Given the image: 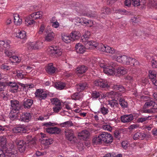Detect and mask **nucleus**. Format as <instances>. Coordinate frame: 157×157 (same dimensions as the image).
<instances>
[{
    "instance_id": "f257e3e1",
    "label": "nucleus",
    "mask_w": 157,
    "mask_h": 157,
    "mask_svg": "<svg viewBox=\"0 0 157 157\" xmlns=\"http://www.w3.org/2000/svg\"><path fill=\"white\" fill-rule=\"evenodd\" d=\"M79 4L78 3H76L74 5V6H76V9L77 11L81 13L82 15L84 16H87L90 17H95L96 16V14L94 12L91 13H85V7H84L82 5H79L78 6H77V5Z\"/></svg>"
},
{
    "instance_id": "f03ea898",
    "label": "nucleus",
    "mask_w": 157,
    "mask_h": 157,
    "mask_svg": "<svg viewBox=\"0 0 157 157\" xmlns=\"http://www.w3.org/2000/svg\"><path fill=\"white\" fill-rule=\"evenodd\" d=\"M113 58L115 60L121 63L125 64L126 65H129L131 57L126 56H119L114 55Z\"/></svg>"
},
{
    "instance_id": "7ed1b4c3",
    "label": "nucleus",
    "mask_w": 157,
    "mask_h": 157,
    "mask_svg": "<svg viewBox=\"0 0 157 157\" xmlns=\"http://www.w3.org/2000/svg\"><path fill=\"white\" fill-rule=\"evenodd\" d=\"M100 134L102 142L105 144H110L113 142V137L109 133L102 132Z\"/></svg>"
},
{
    "instance_id": "20e7f679",
    "label": "nucleus",
    "mask_w": 157,
    "mask_h": 157,
    "mask_svg": "<svg viewBox=\"0 0 157 157\" xmlns=\"http://www.w3.org/2000/svg\"><path fill=\"white\" fill-rule=\"evenodd\" d=\"M48 54L51 56H58L61 55V49L57 46L51 47L48 49Z\"/></svg>"
},
{
    "instance_id": "39448f33",
    "label": "nucleus",
    "mask_w": 157,
    "mask_h": 157,
    "mask_svg": "<svg viewBox=\"0 0 157 157\" xmlns=\"http://www.w3.org/2000/svg\"><path fill=\"white\" fill-rule=\"evenodd\" d=\"M101 48L100 49L103 52L109 53L111 54H116V56L118 54L117 51L115 50L113 48H111L107 45H104L101 44Z\"/></svg>"
},
{
    "instance_id": "423d86ee",
    "label": "nucleus",
    "mask_w": 157,
    "mask_h": 157,
    "mask_svg": "<svg viewBox=\"0 0 157 157\" xmlns=\"http://www.w3.org/2000/svg\"><path fill=\"white\" fill-rule=\"evenodd\" d=\"M94 84L96 86L102 88L108 87L109 86L107 81L102 79H97L94 82Z\"/></svg>"
},
{
    "instance_id": "0eeeda50",
    "label": "nucleus",
    "mask_w": 157,
    "mask_h": 157,
    "mask_svg": "<svg viewBox=\"0 0 157 157\" xmlns=\"http://www.w3.org/2000/svg\"><path fill=\"white\" fill-rule=\"evenodd\" d=\"M64 134L66 139L70 141H72L75 137L74 132L71 129H66Z\"/></svg>"
},
{
    "instance_id": "6e6552de",
    "label": "nucleus",
    "mask_w": 157,
    "mask_h": 157,
    "mask_svg": "<svg viewBox=\"0 0 157 157\" xmlns=\"http://www.w3.org/2000/svg\"><path fill=\"white\" fill-rule=\"evenodd\" d=\"M19 120L21 121L28 122L31 119V116L30 113H20Z\"/></svg>"
},
{
    "instance_id": "1a4fd4ad",
    "label": "nucleus",
    "mask_w": 157,
    "mask_h": 157,
    "mask_svg": "<svg viewBox=\"0 0 157 157\" xmlns=\"http://www.w3.org/2000/svg\"><path fill=\"white\" fill-rule=\"evenodd\" d=\"M35 94L36 97L38 98L40 100L45 99L47 97V94L45 93L43 90L41 89L37 90Z\"/></svg>"
},
{
    "instance_id": "9d476101",
    "label": "nucleus",
    "mask_w": 157,
    "mask_h": 157,
    "mask_svg": "<svg viewBox=\"0 0 157 157\" xmlns=\"http://www.w3.org/2000/svg\"><path fill=\"white\" fill-rule=\"evenodd\" d=\"M11 106L12 107V112L14 113V111H19L21 109V106L19 103V102L16 100L10 101Z\"/></svg>"
},
{
    "instance_id": "9b49d317",
    "label": "nucleus",
    "mask_w": 157,
    "mask_h": 157,
    "mask_svg": "<svg viewBox=\"0 0 157 157\" xmlns=\"http://www.w3.org/2000/svg\"><path fill=\"white\" fill-rule=\"evenodd\" d=\"M6 86L10 87L9 90L12 93H15L18 88V85L15 82H6Z\"/></svg>"
},
{
    "instance_id": "f8f14e48",
    "label": "nucleus",
    "mask_w": 157,
    "mask_h": 157,
    "mask_svg": "<svg viewBox=\"0 0 157 157\" xmlns=\"http://www.w3.org/2000/svg\"><path fill=\"white\" fill-rule=\"evenodd\" d=\"M128 72V70L123 67H118L114 70V74L118 76L121 75H124Z\"/></svg>"
},
{
    "instance_id": "ddd939ff",
    "label": "nucleus",
    "mask_w": 157,
    "mask_h": 157,
    "mask_svg": "<svg viewBox=\"0 0 157 157\" xmlns=\"http://www.w3.org/2000/svg\"><path fill=\"white\" fill-rule=\"evenodd\" d=\"M42 42H39L35 43L34 42L29 43L28 44V48L29 50L33 49H38L41 48L40 45H41Z\"/></svg>"
},
{
    "instance_id": "4468645a",
    "label": "nucleus",
    "mask_w": 157,
    "mask_h": 157,
    "mask_svg": "<svg viewBox=\"0 0 157 157\" xmlns=\"http://www.w3.org/2000/svg\"><path fill=\"white\" fill-rule=\"evenodd\" d=\"M10 41L9 40L6 41H0V51L5 50V49H9L10 48Z\"/></svg>"
},
{
    "instance_id": "2eb2a0df",
    "label": "nucleus",
    "mask_w": 157,
    "mask_h": 157,
    "mask_svg": "<svg viewBox=\"0 0 157 157\" xmlns=\"http://www.w3.org/2000/svg\"><path fill=\"white\" fill-rule=\"evenodd\" d=\"M89 87V85L86 82H82L77 84V90L79 92L87 89Z\"/></svg>"
},
{
    "instance_id": "dca6fc26",
    "label": "nucleus",
    "mask_w": 157,
    "mask_h": 157,
    "mask_svg": "<svg viewBox=\"0 0 157 157\" xmlns=\"http://www.w3.org/2000/svg\"><path fill=\"white\" fill-rule=\"evenodd\" d=\"M17 147L19 151L21 152L25 151L26 148V145L25 143L22 140H19L17 143Z\"/></svg>"
},
{
    "instance_id": "f3484780",
    "label": "nucleus",
    "mask_w": 157,
    "mask_h": 157,
    "mask_svg": "<svg viewBox=\"0 0 157 157\" xmlns=\"http://www.w3.org/2000/svg\"><path fill=\"white\" fill-rule=\"evenodd\" d=\"M133 119V116L132 114L125 115L121 117V120L123 123L128 122H130Z\"/></svg>"
},
{
    "instance_id": "a211bd4d",
    "label": "nucleus",
    "mask_w": 157,
    "mask_h": 157,
    "mask_svg": "<svg viewBox=\"0 0 157 157\" xmlns=\"http://www.w3.org/2000/svg\"><path fill=\"white\" fill-rule=\"evenodd\" d=\"M33 103V100L31 99H25L23 101V105L25 108H29Z\"/></svg>"
},
{
    "instance_id": "6ab92c4d",
    "label": "nucleus",
    "mask_w": 157,
    "mask_h": 157,
    "mask_svg": "<svg viewBox=\"0 0 157 157\" xmlns=\"http://www.w3.org/2000/svg\"><path fill=\"white\" fill-rule=\"evenodd\" d=\"M90 134L89 132L86 130H84L78 133V136L81 137L84 140H86L88 139Z\"/></svg>"
},
{
    "instance_id": "aec40b11",
    "label": "nucleus",
    "mask_w": 157,
    "mask_h": 157,
    "mask_svg": "<svg viewBox=\"0 0 157 157\" xmlns=\"http://www.w3.org/2000/svg\"><path fill=\"white\" fill-rule=\"evenodd\" d=\"M132 5L134 6H144L146 3L145 0H131Z\"/></svg>"
},
{
    "instance_id": "412c9836",
    "label": "nucleus",
    "mask_w": 157,
    "mask_h": 157,
    "mask_svg": "<svg viewBox=\"0 0 157 157\" xmlns=\"http://www.w3.org/2000/svg\"><path fill=\"white\" fill-rule=\"evenodd\" d=\"M75 48L76 52L78 53H83L85 51L84 47L80 43L76 44Z\"/></svg>"
},
{
    "instance_id": "4be33fe9",
    "label": "nucleus",
    "mask_w": 157,
    "mask_h": 157,
    "mask_svg": "<svg viewBox=\"0 0 157 157\" xmlns=\"http://www.w3.org/2000/svg\"><path fill=\"white\" fill-rule=\"evenodd\" d=\"M45 32L47 33V35L45 36V40L47 41H52L55 36V34L53 32L49 33L48 30L46 29Z\"/></svg>"
},
{
    "instance_id": "5701e85b",
    "label": "nucleus",
    "mask_w": 157,
    "mask_h": 157,
    "mask_svg": "<svg viewBox=\"0 0 157 157\" xmlns=\"http://www.w3.org/2000/svg\"><path fill=\"white\" fill-rule=\"evenodd\" d=\"M101 136L100 133L99 134L98 136H94L92 140L93 143L96 145L101 144L102 142Z\"/></svg>"
},
{
    "instance_id": "b1692460",
    "label": "nucleus",
    "mask_w": 157,
    "mask_h": 157,
    "mask_svg": "<svg viewBox=\"0 0 157 157\" xmlns=\"http://www.w3.org/2000/svg\"><path fill=\"white\" fill-rule=\"evenodd\" d=\"M87 70V67L85 66L82 65L78 67L76 69L77 74H81L85 73Z\"/></svg>"
},
{
    "instance_id": "393cba45",
    "label": "nucleus",
    "mask_w": 157,
    "mask_h": 157,
    "mask_svg": "<svg viewBox=\"0 0 157 157\" xmlns=\"http://www.w3.org/2000/svg\"><path fill=\"white\" fill-rule=\"evenodd\" d=\"M42 16V12L41 11H38L33 13L30 15L31 17L33 19L36 20L38 18H40Z\"/></svg>"
},
{
    "instance_id": "a878e982",
    "label": "nucleus",
    "mask_w": 157,
    "mask_h": 157,
    "mask_svg": "<svg viewBox=\"0 0 157 157\" xmlns=\"http://www.w3.org/2000/svg\"><path fill=\"white\" fill-rule=\"evenodd\" d=\"M103 72L108 75H113L114 74V70L112 69V67L107 66L106 68L103 69Z\"/></svg>"
},
{
    "instance_id": "bb28decb",
    "label": "nucleus",
    "mask_w": 157,
    "mask_h": 157,
    "mask_svg": "<svg viewBox=\"0 0 157 157\" xmlns=\"http://www.w3.org/2000/svg\"><path fill=\"white\" fill-rule=\"evenodd\" d=\"M71 38L73 40H78L81 36L80 33L78 31L72 32L71 34Z\"/></svg>"
},
{
    "instance_id": "cd10ccee",
    "label": "nucleus",
    "mask_w": 157,
    "mask_h": 157,
    "mask_svg": "<svg viewBox=\"0 0 157 157\" xmlns=\"http://www.w3.org/2000/svg\"><path fill=\"white\" fill-rule=\"evenodd\" d=\"M56 70V69L53 67L51 63L48 65L46 69L47 73L50 74L55 73Z\"/></svg>"
},
{
    "instance_id": "c85d7f7f",
    "label": "nucleus",
    "mask_w": 157,
    "mask_h": 157,
    "mask_svg": "<svg viewBox=\"0 0 157 157\" xmlns=\"http://www.w3.org/2000/svg\"><path fill=\"white\" fill-rule=\"evenodd\" d=\"M155 102L152 100H149L146 102L143 107L145 109L149 108L151 106H153L154 108H155Z\"/></svg>"
},
{
    "instance_id": "c756f323",
    "label": "nucleus",
    "mask_w": 157,
    "mask_h": 157,
    "mask_svg": "<svg viewBox=\"0 0 157 157\" xmlns=\"http://www.w3.org/2000/svg\"><path fill=\"white\" fill-rule=\"evenodd\" d=\"M25 139L27 141H28V143L29 145L31 144L34 145L35 144V139L33 138L31 135H28L26 136Z\"/></svg>"
},
{
    "instance_id": "7c9ffc66",
    "label": "nucleus",
    "mask_w": 157,
    "mask_h": 157,
    "mask_svg": "<svg viewBox=\"0 0 157 157\" xmlns=\"http://www.w3.org/2000/svg\"><path fill=\"white\" fill-rule=\"evenodd\" d=\"M52 143L53 140L52 139L47 137H44V139L41 141V143L45 145L51 144H52Z\"/></svg>"
},
{
    "instance_id": "2f4dec72",
    "label": "nucleus",
    "mask_w": 157,
    "mask_h": 157,
    "mask_svg": "<svg viewBox=\"0 0 157 157\" xmlns=\"http://www.w3.org/2000/svg\"><path fill=\"white\" fill-rule=\"evenodd\" d=\"M14 23L17 25H20L21 24L22 19L20 18L19 15L17 14L14 15Z\"/></svg>"
},
{
    "instance_id": "473e14b6",
    "label": "nucleus",
    "mask_w": 157,
    "mask_h": 157,
    "mask_svg": "<svg viewBox=\"0 0 157 157\" xmlns=\"http://www.w3.org/2000/svg\"><path fill=\"white\" fill-rule=\"evenodd\" d=\"M119 104L122 108H127L128 106V103L127 101L122 98H120L119 100Z\"/></svg>"
},
{
    "instance_id": "72a5a7b5",
    "label": "nucleus",
    "mask_w": 157,
    "mask_h": 157,
    "mask_svg": "<svg viewBox=\"0 0 157 157\" xmlns=\"http://www.w3.org/2000/svg\"><path fill=\"white\" fill-rule=\"evenodd\" d=\"M6 143L7 140L5 136H0V145L2 147H4Z\"/></svg>"
},
{
    "instance_id": "f704fd0d",
    "label": "nucleus",
    "mask_w": 157,
    "mask_h": 157,
    "mask_svg": "<svg viewBox=\"0 0 157 157\" xmlns=\"http://www.w3.org/2000/svg\"><path fill=\"white\" fill-rule=\"evenodd\" d=\"M109 104L111 107L113 108L114 109L118 108V104L117 100H113L109 101Z\"/></svg>"
},
{
    "instance_id": "c9c22d12",
    "label": "nucleus",
    "mask_w": 157,
    "mask_h": 157,
    "mask_svg": "<svg viewBox=\"0 0 157 157\" xmlns=\"http://www.w3.org/2000/svg\"><path fill=\"white\" fill-rule=\"evenodd\" d=\"M51 102L55 106H61L60 101L57 98H53L51 99Z\"/></svg>"
},
{
    "instance_id": "e433bc0d",
    "label": "nucleus",
    "mask_w": 157,
    "mask_h": 157,
    "mask_svg": "<svg viewBox=\"0 0 157 157\" xmlns=\"http://www.w3.org/2000/svg\"><path fill=\"white\" fill-rule=\"evenodd\" d=\"M16 37L21 39H23L26 37V33L24 31H19L16 33Z\"/></svg>"
},
{
    "instance_id": "4c0bfd02",
    "label": "nucleus",
    "mask_w": 157,
    "mask_h": 157,
    "mask_svg": "<svg viewBox=\"0 0 157 157\" xmlns=\"http://www.w3.org/2000/svg\"><path fill=\"white\" fill-rule=\"evenodd\" d=\"M113 88L115 90H118L119 91L122 92L125 91L124 87L121 85H114L113 86Z\"/></svg>"
},
{
    "instance_id": "58836bf2",
    "label": "nucleus",
    "mask_w": 157,
    "mask_h": 157,
    "mask_svg": "<svg viewBox=\"0 0 157 157\" xmlns=\"http://www.w3.org/2000/svg\"><path fill=\"white\" fill-rule=\"evenodd\" d=\"M56 88L59 90L63 89L66 86V84L63 82H59L55 84Z\"/></svg>"
},
{
    "instance_id": "ea45409f",
    "label": "nucleus",
    "mask_w": 157,
    "mask_h": 157,
    "mask_svg": "<svg viewBox=\"0 0 157 157\" xmlns=\"http://www.w3.org/2000/svg\"><path fill=\"white\" fill-rule=\"evenodd\" d=\"M24 130V128L21 127H16L12 129V131L14 133H18L23 132Z\"/></svg>"
},
{
    "instance_id": "a19ab883",
    "label": "nucleus",
    "mask_w": 157,
    "mask_h": 157,
    "mask_svg": "<svg viewBox=\"0 0 157 157\" xmlns=\"http://www.w3.org/2000/svg\"><path fill=\"white\" fill-rule=\"evenodd\" d=\"M101 128L104 130L109 132H111L112 130V127L109 124L107 123H105L101 127Z\"/></svg>"
},
{
    "instance_id": "79ce46f5",
    "label": "nucleus",
    "mask_w": 157,
    "mask_h": 157,
    "mask_svg": "<svg viewBox=\"0 0 157 157\" xmlns=\"http://www.w3.org/2000/svg\"><path fill=\"white\" fill-rule=\"evenodd\" d=\"M82 98V95L78 93L74 94L72 96L71 98L74 100H80Z\"/></svg>"
},
{
    "instance_id": "37998d69",
    "label": "nucleus",
    "mask_w": 157,
    "mask_h": 157,
    "mask_svg": "<svg viewBox=\"0 0 157 157\" xmlns=\"http://www.w3.org/2000/svg\"><path fill=\"white\" fill-rule=\"evenodd\" d=\"M90 34L88 31H86L83 35V38L82 39V42L85 41V42L87 40L90 36Z\"/></svg>"
},
{
    "instance_id": "c03bdc74",
    "label": "nucleus",
    "mask_w": 157,
    "mask_h": 157,
    "mask_svg": "<svg viewBox=\"0 0 157 157\" xmlns=\"http://www.w3.org/2000/svg\"><path fill=\"white\" fill-rule=\"evenodd\" d=\"M157 112V106L152 109H146L144 110V112L147 113H154Z\"/></svg>"
},
{
    "instance_id": "a18cd8bd",
    "label": "nucleus",
    "mask_w": 157,
    "mask_h": 157,
    "mask_svg": "<svg viewBox=\"0 0 157 157\" xmlns=\"http://www.w3.org/2000/svg\"><path fill=\"white\" fill-rule=\"evenodd\" d=\"M139 63L137 60L135 58L131 57V60H130V65L131 66H135L138 65Z\"/></svg>"
},
{
    "instance_id": "49530a36",
    "label": "nucleus",
    "mask_w": 157,
    "mask_h": 157,
    "mask_svg": "<svg viewBox=\"0 0 157 157\" xmlns=\"http://www.w3.org/2000/svg\"><path fill=\"white\" fill-rule=\"evenodd\" d=\"M71 36L63 35L62 36V39L63 41L66 43H68L71 41Z\"/></svg>"
},
{
    "instance_id": "de8ad7c7",
    "label": "nucleus",
    "mask_w": 157,
    "mask_h": 157,
    "mask_svg": "<svg viewBox=\"0 0 157 157\" xmlns=\"http://www.w3.org/2000/svg\"><path fill=\"white\" fill-rule=\"evenodd\" d=\"M16 113V111H15V112L14 111V113L13 112H12L11 111L10 113V117L11 118V119L12 120H13L15 119L16 118L17 116H18V117H19V115H20V113L18 112H17V114H13V113Z\"/></svg>"
},
{
    "instance_id": "09e8293b",
    "label": "nucleus",
    "mask_w": 157,
    "mask_h": 157,
    "mask_svg": "<svg viewBox=\"0 0 157 157\" xmlns=\"http://www.w3.org/2000/svg\"><path fill=\"white\" fill-rule=\"evenodd\" d=\"M83 42L84 43V44L86 45H92V46H94L95 47L97 46V44H96L95 42L92 41H88V40L86 42L85 41H83Z\"/></svg>"
},
{
    "instance_id": "8fccbe9b",
    "label": "nucleus",
    "mask_w": 157,
    "mask_h": 157,
    "mask_svg": "<svg viewBox=\"0 0 157 157\" xmlns=\"http://www.w3.org/2000/svg\"><path fill=\"white\" fill-rule=\"evenodd\" d=\"M101 93L97 91H95L92 92L91 95L92 98L97 99L99 98L101 95Z\"/></svg>"
},
{
    "instance_id": "3c124183",
    "label": "nucleus",
    "mask_w": 157,
    "mask_h": 157,
    "mask_svg": "<svg viewBox=\"0 0 157 157\" xmlns=\"http://www.w3.org/2000/svg\"><path fill=\"white\" fill-rule=\"evenodd\" d=\"M100 111L103 115L107 114L109 112L108 108L107 107H105L104 106H103L101 107Z\"/></svg>"
},
{
    "instance_id": "603ef678",
    "label": "nucleus",
    "mask_w": 157,
    "mask_h": 157,
    "mask_svg": "<svg viewBox=\"0 0 157 157\" xmlns=\"http://www.w3.org/2000/svg\"><path fill=\"white\" fill-rule=\"evenodd\" d=\"M101 11L102 13L105 14H109L111 13V10L109 8L104 7L102 8Z\"/></svg>"
},
{
    "instance_id": "864d4df0",
    "label": "nucleus",
    "mask_w": 157,
    "mask_h": 157,
    "mask_svg": "<svg viewBox=\"0 0 157 157\" xmlns=\"http://www.w3.org/2000/svg\"><path fill=\"white\" fill-rule=\"evenodd\" d=\"M62 125L63 127H70L73 125V124L71 121H69L62 123Z\"/></svg>"
},
{
    "instance_id": "5fc2aeb1",
    "label": "nucleus",
    "mask_w": 157,
    "mask_h": 157,
    "mask_svg": "<svg viewBox=\"0 0 157 157\" xmlns=\"http://www.w3.org/2000/svg\"><path fill=\"white\" fill-rule=\"evenodd\" d=\"M149 73V78L151 79L152 81L156 78V74L154 71H150Z\"/></svg>"
},
{
    "instance_id": "6e6d98bb",
    "label": "nucleus",
    "mask_w": 157,
    "mask_h": 157,
    "mask_svg": "<svg viewBox=\"0 0 157 157\" xmlns=\"http://www.w3.org/2000/svg\"><path fill=\"white\" fill-rule=\"evenodd\" d=\"M17 75L18 78H23L26 75V74L25 72L21 71H18L17 72Z\"/></svg>"
},
{
    "instance_id": "4d7b16f0",
    "label": "nucleus",
    "mask_w": 157,
    "mask_h": 157,
    "mask_svg": "<svg viewBox=\"0 0 157 157\" xmlns=\"http://www.w3.org/2000/svg\"><path fill=\"white\" fill-rule=\"evenodd\" d=\"M61 132L60 128L56 127H53L52 134H59Z\"/></svg>"
},
{
    "instance_id": "13d9d810",
    "label": "nucleus",
    "mask_w": 157,
    "mask_h": 157,
    "mask_svg": "<svg viewBox=\"0 0 157 157\" xmlns=\"http://www.w3.org/2000/svg\"><path fill=\"white\" fill-rule=\"evenodd\" d=\"M13 60L12 61L13 62H19L20 61L17 56H13L10 57V60Z\"/></svg>"
},
{
    "instance_id": "bf43d9fd",
    "label": "nucleus",
    "mask_w": 157,
    "mask_h": 157,
    "mask_svg": "<svg viewBox=\"0 0 157 157\" xmlns=\"http://www.w3.org/2000/svg\"><path fill=\"white\" fill-rule=\"evenodd\" d=\"M6 86V82H0V92L4 91Z\"/></svg>"
},
{
    "instance_id": "052dcab7",
    "label": "nucleus",
    "mask_w": 157,
    "mask_h": 157,
    "mask_svg": "<svg viewBox=\"0 0 157 157\" xmlns=\"http://www.w3.org/2000/svg\"><path fill=\"white\" fill-rule=\"evenodd\" d=\"M1 68L4 70L8 71L10 69V67L6 64H4L1 66Z\"/></svg>"
},
{
    "instance_id": "680f3d73",
    "label": "nucleus",
    "mask_w": 157,
    "mask_h": 157,
    "mask_svg": "<svg viewBox=\"0 0 157 157\" xmlns=\"http://www.w3.org/2000/svg\"><path fill=\"white\" fill-rule=\"evenodd\" d=\"M62 109L61 106H55L53 107V109L54 112L57 113L60 111Z\"/></svg>"
},
{
    "instance_id": "e2e57ef3",
    "label": "nucleus",
    "mask_w": 157,
    "mask_h": 157,
    "mask_svg": "<svg viewBox=\"0 0 157 157\" xmlns=\"http://www.w3.org/2000/svg\"><path fill=\"white\" fill-rule=\"evenodd\" d=\"M45 29V26L44 24H42L39 29V31L37 33L39 34H42Z\"/></svg>"
},
{
    "instance_id": "0e129e2a",
    "label": "nucleus",
    "mask_w": 157,
    "mask_h": 157,
    "mask_svg": "<svg viewBox=\"0 0 157 157\" xmlns=\"http://www.w3.org/2000/svg\"><path fill=\"white\" fill-rule=\"evenodd\" d=\"M107 94H108V96H110L111 97H113V96H114V97H115L117 96V95H119L117 92L113 91L108 92H107Z\"/></svg>"
},
{
    "instance_id": "69168bd1",
    "label": "nucleus",
    "mask_w": 157,
    "mask_h": 157,
    "mask_svg": "<svg viewBox=\"0 0 157 157\" xmlns=\"http://www.w3.org/2000/svg\"><path fill=\"white\" fill-rule=\"evenodd\" d=\"M30 20H28L27 19L25 20V21L27 22V23H28V25H31L34 24L35 21H34V19H32L31 17H29Z\"/></svg>"
},
{
    "instance_id": "338daca9",
    "label": "nucleus",
    "mask_w": 157,
    "mask_h": 157,
    "mask_svg": "<svg viewBox=\"0 0 157 157\" xmlns=\"http://www.w3.org/2000/svg\"><path fill=\"white\" fill-rule=\"evenodd\" d=\"M150 117V116H149L147 117H141V118H139L137 120V121L138 122H141L142 123L144 121H146L147 120H148V118Z\"/></svg>"
},
{
    "instance_id": "774afa93",
    "label": "nucleus",
    "mask_w": 157,
    "mask_h": 157,
    "mask_svg": "<svg viewBox=\"0 0 157 157\" xmlns=\"http://www.w3.org/2000/svg\"><path fill=\"white\" fill-rule=\"evenodd\" d=\"M12 154V152L10 150H6L4 152L5 157H10L11 156Z\"/></svg>"
}]
</instances>
